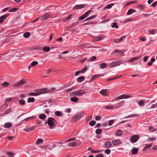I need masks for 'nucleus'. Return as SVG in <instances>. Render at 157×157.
<instances>
[{
    "label": "nucleus",
    "instance_id": "nucleus-1",
    "mask_svg": "<svg viewBox=\"0 0 157 157\" xmlns=\"http://www.w3.org/2000/svg\"><path fill=\"white\" fill-rule=\"evenodd\" d=\"M34 91L36 92L30 93L28 94L29 95L32 96H36L40 95L41 94H45L49 92L50 91L47 88L35 90Z\"/></svg>",
    "mask_w": 157,
    "mask_h": 157
},
{
    "label": "nucleus",
    "instance_id": "nucleus-2",
    "mask_svg": "<svg viewBox=\"0 0 157 157\" xmlns=\"http://www.w3.org/2000/svg\"><path fill=\"white\" fill-rule=\"evenodd\" d=\"M48 124L50 129H52L54 127H55V123H57V121L55 120V118L50 117L48 119Z\"/></svg>",
    "mask_w": 157,
    "mask_h": 157
},
{
    "label": "nucleus",
    "instance_id": "nucleus-3",
    "mask_svg": "<svg viewBox=\"0 0 157 157\" xmlns=\"http://www.w3.org/2000/svg\"><path fill=\"white\" fill-rule=\"evenodd\" d=\"M86 93L85 90H80L72 92L71 94L72 95L75 96H81L85 94Z\"/></svg>",
    "mask_w": 157,
    "mask_h": 157
},
{
    "label": "nucleus",
    "instance_id": "nucleus-4",
    "mask_svg": "<svg viewBox=\"0 0 157 157\" xmlns=\"http://www.w3.org/2000/svg\"><path fill=\"white\" fill-rule=\"evenodd\" d=\"M82 113H79L76 114L73 117L72 119V121L73 122H75L81 119L83 116Z\"/></svg>",
    "mask_w": 157,
    "mask_h": 157
},
{
    "label": "nucleus",
    "instance_id": "nucleus-5",
    "mask_svg": "<svg viewBox=\"0 0 157 157\" xmlns=\"http://www.w3.org/2000/svg\"><path fill=\"white\" fill-rule=\"evenodd\" d=\"M123 62L119 60L111 63L109 65V68H112L119 66L120 64H122Z\"/></svg>",
    "mask_w": 157,
    "mask_h": 157
},
{
    "label": "nucleus",
    "instance_id": "nucleus-6",
    "mask_svg": "<svg viewBox=\"0 0 157 157\" xmlns=\"http://www.w3.org/2000/svg\"><path fill=\"white\" fill-rule=\"evenodd\" d=\"M25 83L26 82L25 80L24 79H22L18 81L17 83L14 84L13 86L15 87H17L22 84H25Z\"/></svg>",
    "mask_w": 157,
    "mask_h": 157
},
{
    "label": "nucleus",
    "instance_id": "nucleus-7",
    "mask_svg": "<svg viewBox=\"0 0 157 157\" xmlns=\"http://www.w3.org/2000/svg\"><path fill=\"white\" fill-rule=\"evenodd\" d=\"M132 97L131 95H126L125 94L121 95L115 99V100L117 99H121L124 98H131Z\"/></svg>",
    "mask_w": 157,
    "mask_h": 157
},
{
    "label": "nucleus",
    "instance_id": "nucleus-8",
    "mask_svg": "<svg viewBox=\"0 0 157 157\" xmlns=\"http://www.w3.org/2000/svg\"><path fill=\"white\" fill-rule=\"evenodd\" d=\"M139 139V136L136 135H133L130 139V141L132 142H136Z\"/></svg>",
    "mask_w": 157,
    "mask_h": 157
},
{
    "label": "nucleus",
    "instance_id": "nucleus-9",
    "mask_svg": "<svg viewBox=\"0 0 157 157\" xmlns=\"http://www.w3.org/2000/svg\"><path fill=\"white\" fill-rule=\"evenodd\" d=\"M85 4L77 5L75 6L72 9H73L77 10L83 8L85 6Z\"/></svg>",
    "mask_w": 157,
    "mask_h": 157
},
{
    "label": "nucleus",
    "instance_id": "nucleus-10",
    "mask_svg": "<svg viewBox=\"0 0 157 157\" xmlns=\"http://www.w3.org/2000/svg\"><path fill=\"white\" fill-rule=\"evenodd\" d=\"M103 76V74H97L95 75H93L91 78H90V79L89 81V82H92L94 79H95L98 78L100 76Z\"/></svg>",
    "mask_w": 157,
    "mask_h": 157
},
{
    "label": "nucleus",
    "instance_id": "nucleus-11",
    "mask_svg": "<svg viewBox=\"0 0 157 157\" xmlns=\"http://www.w3.org/2000/svg\"><path fill=\"white\" fill-rule=\"evenodd\" d=\"M38 62L37 61H34L32 62L31 64L28 67V69L29 70L38 64Z\"/></svg>",
    "mask_w": 157,
    "mask_h": 157
},
{
    "label": "nucleus",
    "instance_id": "nucleus-12",
    "mask_svg": "<svg viewBox=\"0 0 157 157\" xmlns=\"http://www.w3.org/2000/svg\"><path fill=\"white\" fill-rule=\"evenodd\" d=\"M140 58L141 57L140 56H138L137 57L132 58L130 59L129 61H128V62H132L134 61L139 59H140Z\"/></svg>",
    "mask_w": 157,
    "mask_h": 157
},
{
    "label": "nucleus",
    "instance_id": "nucleus-13",
    "mask_svg": "<svg viewBox=\"0 0 157 157\" xmlns=\"http://www.w3.org/2000/svg\"><path fill=\"white\" fill-rule=\"evenodd\" d=\"M8 16L7 14H6L3 15L1 16L0 17V23H2L3 22V20L4 19H6V18Z\"/></svg>",
    "mask_w": 157,
    "mask_h": 157
},
{
    "label": "nucleus",
    "instance_id": "nucleus-14",
    "mask_svg": "<svg viewBox=\"0 0 157 157\" xmlns=\"http://www.w3.org/2000/svg\"><path fill=\"white\" fill-rule=\"evenodd\" d=\"M139 149L137 148H135L132 149L131 151L132 152L131 154L132 155H135L137 154L138 151Z\"/></svg>",
    "mask_w": 157,
    "mask_h": 157
},
{
    "label": "nucleus",
    "instance_id": "nucleus-15",
    "mask_svg": "<svg viewBox=\"0 0 157 157\" xmlns=\"http://www.w3.org/2000/svg\"><path fill=\"white\" fill-rule=\"evenodd\" d=\"M112 143L114 145L120 144L121 143L120 141L118 140H113L112 141Z\"/></svg>",
    "mask_w": 157,
    "mask_h": 157
},
{
    "label": "nucleus",
    "instance_id": "nucleus-16",
    "mask_svg": "<svg viewBox=\"0 0 157 157\" xmlns=\"http://www.w3.org/2000/svg\"><path fill=\"white\" fill-rule=\"evenodd\" d=\"M16 57H18V59H20L23 56H21V54L20 52H15Z\"/></svg>",
    "mask_w": 157,
    "mask_h": 157
},
{
    "label": "nucleus",
    "instance_id": "nucleus-17",
    "mask_svg": "<svg viewBox=\"0 0 157 157\" xmlns=\"http://www.w3.org/2000/svg\"><path fill=\"white\" fill-rule=\"evenodd\" d=\"M78 100V98L75 96L71 97L70 98V100L75 102H77Z\"/></svg>",
    "mask_w": 157,
    "mask_h": 157
},
{
    "label": "nucleus",
    "instance_id": "nucleus-18",
    "mask_svg": "<svg viewBox=\"0 0 157 157\" xmlns=\"http://www.w3.org/2000/svg\"><path fill=\"white\" fill-rule=\"evenodd\" d=\"M12 126V124L10 122H8L5 123L4 125V127L5 128H10Z\"/></svg>",
    "mask_w": 157,
    "mask_h": 157
},
{
    "label": "nucleus",
    "instance_id": "nucleus-19",
    "mask_svg": "<svg viewBox=\"0 0 157 157\" xmlns=\"http://www.w3.org/2000/svg\"><path fill=\"white\" fill-rule=\"evenodd\" d=\"M136 12V10H134V9H129L127 13V14H128V15H130L132 13H133L134 12Z\"/></svg>",
    "mask_w": 157,
    "mask_h": 157
},
{
    "label": "nucleus",
    "instance_id": "nucleus-20",
    "mask_svg": "<svg viewBox=\"0 0 157 157\" xmlns=\"http://www.w3.org/2000/svg\"><path fill=\"white\" fill-rule=\"evenodd\" d=\"M34 128V127L33 126V127H30L28 128L24 129H23V130L24 131H25L26 132H30V131H31L33 130Z\"/></svg>",
    "mask_w": 157,
    "mask_h": 157
},
{
    "label": "nucleus",
    "instance_id": "nucleus-21",
    "mask_svg": "<svg viewBox=\"0 0 157 157\" xmlns=\"http://www.w3.org/2000/svg\"><path fill=\"white\" fill-rule=\"evenodd\" d=\"M112 145V144L110 142H107L105 144V147L106 148H109Z\"/></svg>",
    "mask_w": 157,
    "mask_h": 157
},
{
    "label": "nucleus",
    "instance_id": "nucleus-22",
    "mask_svg": "<svg viewBox=\"0 0 157 157\" xmlns=\"http://www.w3.org/2000/svg\"><path fill=\"white\" fill-rule=\"evenodd\" d=\"M76 143L75 142H72L68 144L67 146L68 147H74L76 146Z\"/></svg>",
    "mask_w": 157,
    "mask_h": 157
},
{
    "label": "nucleus",
    "instance_id": "nucleus-23",
    "mask_svg": "<svg viewBox=\"0 0 157 157\" xmlns=\"http://www.w3.org/2000/svg\"><path fill=\"white\" fill-rule=\"evenodd\" d=\"M145 101L143 100H140L138 102V105L139 106H143L145 104Z\"/></svg>",
    "mask_w": 157,
    "mask_h": 157
},
{
    "label": "nucleus",
    "instance_id": "nucleus-24",
    "mask_svg": "<svg viewBox=\"0 0 157 157\" xmlns=\"http://www.w3.org/2000/svg\"><path fill=\"white\" fill-rule=\"evenodd\" d=\"M84 79V76H81L78 77L77 79V80L78 82H81Z\"/></svg>",
    "mask_w": 157,
    "mask_h": 157
},
{
    "label": "nucleus",
    "instance_id": "nucleus-25",
    "mask_svg": "<svg viewBox=\"0 0 157 157\" xmlns=\"http://www.w3.org/2000/svg\"><path fill=\"white\" fill-rule=\"evenodd\" d=\"M55 114L58 117H61L63 115L62 113L58 111H56L55 112Z\"/></svg>",
    "mask_w": 157,
    "mask_h": 157
},
{
    "label": "nucleus",
    "instance_id": "nucleus-26",
    "mask_svg": "<svg viewBox=\"0 0 157 157\" xmlns=\"http://www.w3.org/2000/svg\"><path fill=\"white\" fill-rule=\"evenodd\" d=\"M42 49L44 51L48 52L50 51V48L49 47H45L43 48Z\"/></svg>",
    "mask_w": 157,
    "mask_h": 157
},
{
    "label": "nucleus",
    "instance_id": "nucleus-27",
    "mask_svg": "<svg viewBox=\"0 0 157 157\" xmlns=\"http://www.w3.org/2000/svg\"><path fill=\"white\" fill-rule=\"evenodd\" d=\"M49 17V14L48 13H46L41 17L45 20L47 19Z\"/></svg>",
    "mask_w": 157,
    "mask_h": 157
},
{
    "label": "nucleus",
    "instance_id": "nucleus-28",
    "mask_svg": "<svg viewBox=\"0 0 157 157\" xmlns=\"http://www.w3.org/2000/svg\"><path fill=\"white\" fill-rule=\"evenodd\" d=\"M152 146V144H149L147 145L146 146L144 147V149L142 150L143 151H145L147 149L150 148Z\"/></svg>",
    "mask_w": 157,
    "mask_h": 157
},
{
    "label": "nucleus",
    "instance_id": "nucleus-29",
    "mask_svg": "<svg viewBox=\"0 0 157 157\" xmlns=\"http://www.w3.org/2000/svg\"><path fill=\"white\" fill-rule=\"evenodd\" d=\"M114 5V4L113 3H111L109 4L108 5L106 6L105 7H104L103 9V10H105V9H110L111 8V7Z\"/></svg>",
    "mask_w": 157,
    "mask_h": 157
},
{
    "label": "nucleus",
    "instance_id": "nucleus-30",
    "mask_svg": "<svg viewBox=\"0 0 157 157\" xmlns=\"http://www.w3.org/2000/svg\"><path fill=\"white\" fill-rule=\"evenodd\" d=\"M72 14L69 15L67 18L63 20V22H66L67 21L71 19V17Z\"/></svg>",
    "mask_w": 157,
    "mask_h": 157
},
{
    "label": "nucleus",
    "instance_id": "nucleus-31",
    "mask_svg": "<svg viewBox=\"0 0 157 157\" xmlns=\"http://www.w3.org/2000/svg\"><path fill=\"white\" fill-rule=\"evenodd\" d=\"M107 90H108L107 89H105V90H102L100 93L102 95H104L105 96H107V94L106 93H105V91Z\"/></svg>",
    "mask_w": 157,
    "mask_h": 157
},
{
    "label": "nucleus",
    "instance_id": "nucleus-32",
    "mask_svg": "<svg viewBox=\"0 0 157 157\" xmlns=\"http://www.w3.org/2000/svg\"><path fill=\"white\" fill-rule=\"evenodd\" d=\"M43 142V140L42 139H38L36 142V144L38 145L40 144V143H42Z\"/></svg>",
    "mask_w": 157,
    "mask_h": 157
},
{
    "label": "nucleus",
    "instance_id": "nucleus-33",
    "mask_svg": "<svg viewBox=\"0 0 157 157\" xmlns=\"http://www.w3.org/2000/svg\"><path fill=\"white\" fill-rule=\"evenodd\" d=\"M30 35V33L29 32H26L23 34V36L25 38H28Z\"/></svg>",
    "mask_w": 157,
    "mask_h": 157
},
{
    "label": "nucleus",
    "instance_id": "nucleus-34",
    "mask_svg": "<svg viewBox=\"0 0 157 157\" xmlns=\"http://www.w3.org/2000/svg\"><path fill=\"white\" fill-rule=\"evenodd\" d=\"M100 68L101 69L105 68L106 66V64L105 63H101L99 64Z\"/></svg>",
    "mask_w": 157,
    "mask_h": 157
},
{
    "label": "nucleus",
    "instance_id": "nucleus-35",
    "mask_svg": "<svg viewBox=\"0 0 157 157\" xmlns=\"http://www.w3.org/2000/svg\"><path fill=\"white\" fill-rule=\"evenodd\" d=\"M19 104L21 105H24L25 104V101L22 99L19 100Z\"/></svg>",
    "mask_w": 157,
    "mask_h": 157
},
{
    "label": "nucleus",
    "instance_id": "nucleus-36",
    "mask_svg": "<svg viewBox=\"0 0 157 157\" xmlns=\"http://www.w3.org/2000/svg\"><path fill=\"white\" fill-rule=\"evenodd\" d=\"M35 101V99L33 98H29L28 99V103L33 102Z\"/></svg>",
    "mask_w": 157,
    "mask_h": 157
},
{
    "label": "nucleus",
    "instance_id": "nucleus-37",
    "mask_svg": "<svg viewBox=\"0 0 157 157\" xmlns=\"http://www.w3.org/2000/svg\"><path fill=\"white\" fill-rule=\"evenodd\" d=\"M46 117V115L44 114H41L39 115V118L41 119H44Z\"/></svg>",
    "mask_w": 157,
    "mask_h": 157
},
{
    "label": "nucleus",
    "instance_id": "nucleus-38",
    "mask_svg": "<svg viewBox=\"0 0 157 157\" xmlns=\"http://www.w3.org/2000/svg\"><path fill=\"white\" fill-rule=\"evenodd\" d=\"M139 116V115L136 114H131L127 116L126 118H131L132 117H136Z\"/></svg>",
    "mask_w": 157,
    "mask_h": 157
},
{
    "label": "nucleus",
    "instance_id": "nucleus-39",
    "mask_svg": "<svg viewBox=\"0 0 157 157\" xmlns=\"http://www.w3.org/2000/svg\"><path fill=\"white\" fill-rule=\"evenodd\" d=\"M122 134V131L120 130H118L116 132V135L117 136H120Z\"/></svg>",
    "mask_w": 157,
    "mask_h": 157
},
{
    "label": "nucleus",
    "instance_id": "nucleus-40",
    "mask_svg": "<svg viewBox=\"0 0 157 157\" xmlns=\"http://www.w3.org/2000/svg\"><path fill=\"white\" fill-rule=\"evenodd\" d=\"M12 109L11 108H9V109H6V111H5V113H3V114H7L10 113L12 111Z\"/></svg>",
    "mask_w": 157,
    "mask_h": 157
},
{
    "label": "nucleus",
    "instance_id": "nucleus-41",
    "mask_svg": "<svg viewBox=\"0 0 157 157\" xmlns=\"http://www.w3.org/2000/svg\"><path fill=\"white\" fill-rule=\"evenodd\" d=\"M10 84L9 83L5 82L3 83L2 84L1 86L4 87H6L9 85Z\"/></svg>",
    "mask_w": 157,
    "mask_h": 157
},
{
    "label": "nucleus",
    "instance_id": "nucleus-42",
    "mask_svg": "<svg viewBox=\"0 0 157 157\" xmlns=\"http://www.w3.org/2000/svg\"><path fill=\"white\" fill-rule=\"evenodd\" d=\"M94 23L93 22H91L90 21H89L87 22L84 23V24H83L82 25L84 26V25H92V24H94Z\"/></svg>",
    "mask_w": 157,
    "mask_h": 157
},
{
    "label": "nucleus",
    "instance_id": "nucleus-43",
    "mask_svg": "<svg viewBox=\"0 0 157 157\" xmlns=\"http://www.w3.org/2000/svg\"><path fill=\"white\" fill-rule=\"evenodd\" d=\"M101 129H98L96 130L95 133L97 134H100L101 133Z\"/></svg>",
    "mask_w": 157,
    "mask_h": 157
},
{
    "label": "nucleus",
    "instance_id": "nucleus-44",
    "mask_svg": "<svg viewBox=\"0 0 157 157\" xmlns=\"http://www.w3.org/2000/svg\"><path fill=\"white\" fill-rule=\"evenodd\" d=\"M96 122L95 121H91L90 122V125L91 126H93L94 124H95Z\"/></svg>",
    "mask_w": 157,
    "mask_h": 157
},
{
    "label": "nucleus",
    "instance_id": "nucleus-45",
    "mask_svg": "<svg viewBox=\"0 0 157 157\" xmlns=\"http://www.w3.org/2000/svg\"><path fill=\"white\" fill-rule=\"evenodd\" d=\"M7 154L10 157H13L14 156V154L13 153L10 152H8L7 153Z\"/></svg>",
    "mask_w": 157,
    "mask_h": 157
},
{
    "label": "nucleus",
    "instance_id": "nucleus-46",
    "mask_svg": "<svg viewBox=\"0 0 157 157\" xmlns=\"http://www.w3.org/2000/svg\"><path fill=\"white\" fill-rule=\"evenodd\" d=\"M112 27L113 28L115 27L116 29L118 28V26L117 25V23L115 22H114L113 23Z\"/></svg>",
    "mask_w": 157,
    "mask_h": 157
},
{
    "label": "nucleus",
    "instance_id": "nucleus-47",
    "mask_svg": "<svg viewBox=\"0 0 157 157\" xmlns=\"http://www.w3.org/2000/svg\"><path fill=\"white\" fill-rule=\"evenodd\" d=\"M88 70L87 67H85L80 71L81 73H83Z\"/></svg>",
    "mask_w": 157,
    "mask_h": 157
},
{
    "label": "nucleus",
    "instance_id": "nucleus-48",
    "mask_svg": "<svg viewBox=\"0 0 157 157\" xmlns=\"http://www.w3.org/2000/svg\"><path fill=\"white\" fill-rule=\"evenodd\" d=\"M46 149H47L49 150H52V147L49 144H48L46 145Z\"/></svg>",
    "mask_w": 157,
    "mask_h": 157
},
{
    "label": "nucleus",
    "instance_id": "nucleus-49",
    "mask_svg": "<svg viewBox=\"0 0 157 157\" xmlns=\"http://www.w3.org/2000/svg\"><path fill=\"white\" fill-rule=\"evenodd\" d=\"M86 17L85 16V15L84 14L83 15L80 16L79 17V19L80 20H82L83 19L85 18Z\"/></svg>",
    "mask_w": 157,
    "mask_h": 157
},
{
    "label": "nucleus",
    "instance_id": "nucleus-50",
    "mask_svg": "<svg viewBox=\"0 0 157 157\" xmlns=\"http://www.w3.org/2000/svg\"><path fill=\"white\" fill-rule=\"evenodd\" d=\"M100 40V37L99 36H96L94 38V41H98Z\"/></svg>",
    "mask_w": 157,
    "mask_h": 157
},
{
    "label": "nucleus",
    "instance_id": "nucleus-51",
    "mask_svg": "<svg viewBox=\"0 0 157 157\" xmlns=\"http://www.w3.org/2000/svg\"><path fill=\"white\" fill-rule=\"evenodd\" d=\"M105 108L107 109H113L114 107L113 106L110 105L106 106Z\"/></svg>",
    "mask_w": 157,
    "mask_h": 157
},
{
    "label": "nucleus",
    "instance_id": "nucleus-52",
    "mask_svg": "<svg viewBox=\"0 0 157 157\" xmlns=\"http://www.w3.org/2000/svg\"><path fill=\"white\" fill-rule=\"evenodd\" d=\"M17 10V8H13V9H11L9 11V12H15Z\"/></svg>",
    "mask_w": 157,
    "mask_h": 157
},
{
    "label": "nucleus",
    "instance_id": "nucleus-53",
    "mask_svg": "<svg viewBox=\"0 0 157 157\" xmlns=\"http://www.w3.org/2000/svg\"><path fill=\"white\" fill-rule=\"evenodd\" d=\"M137 7L138 8L140 9L141 10H143L144 9V7L143 6L141 5H139L137 6Z\"/></svg>",
    "mask_w": 157,
    "mask_h": 157
},
{
    "label": "nucleus",
    "instance_id": "nucleus-54",
    "mask_svg": "<svg viewBox=\"0 0 157 157\" xmlns=\"http://www.w3.org/2000/svg\"><path fill=\"white\" fill-rule=\"evenodd\" d=\"M113 42L116 44L119 43V39H114L113 40Z\"/></svg>",
    "mask_w": 157,
    "mask_h": 157
},
{
    "label": "nucleus",
    "instance_id": "nucleus-55",
    "mask_svg": "<svg viewBox=\"0 0 157 157\" xmlns=\"http://www.w3.org/2000/svg\"><path fill=\"white\" fill-rule=\"evenodd\" d=\"M101 119V117L99 116H97L95 117V119L97 121L100 120Z\"/></svg>",
    "mask_w": 157,
    "mask_h": 157
},
{
    "label": "nucleus",
    "instance_id": "nucleus-56",
    "mask_svg": "<svg viewBox=\"0 0 157 157\" xmlns=\"http://www.w3.org/2000/svg\"><path fill=\"white\" fill-rule=\"evenodd\" d=\"M105 152L107 154H109L110 152V150L109 149H106L105 150Z\"/></svg>",
    "mask_w": 157,
    "mask_h": 157
},
{
    "label": "nucleus",
    "instance_id": "nucleus-57",
    "mask_svg": "<svg viewBox=\"0 0 157 157\" xmlns=\"http://www.w3.org/2000/svg\"><path fill=\"white\" fill-rule=\"evenodd\" d=\"M114 122V120H111L109 121V124L110 126H111L113 123Z\"/></svg>",
    "mask_w": 157,
    "mask_h": 157
},
{
    "label": "nucleus",
    "instance_id": "nucleus-58",
    "mask_svg": "<svg viewBox=\"0 0 157 157\" xmlns=\"http://www.w3.org/2000/svg\"><path fill=\"white\" fill-rule=\"evenodd\" d=\"M75 140V138H71V139H68L67 140V141H65V142H70V141H74V140Z\"/></svg>",
    "mask_w": 157,
    "mask_h": 157
},
{
    "label": "nucleus",
    "instance_id": "nucleus-59",
    "mask_svg": "<svg viewBox=\"0 0 157 157\" xmlns=\"http://www.w3.org/2000/svg\"><path fill=\"white\" fill-rule=\"evenodd\" d=\"M34 116H32V117H27V118H25L24 120L26 121H28L29 119H33V117H34Z\"/></svg>",
    "mask_w": 157,
    "mask_h": 157
},
{
    "label": "nucleus",
    "instance_id": "nucleus-60",
    "mask_svg": "<svg viewBox=\"0 0 157 157\" xmlns=\"http://www.w3.org/2000/svg\"><path fill=\"white\" fill-rule=\"evenodd\" d=\"M122 77V75H118V76H115L114 77H113V79H117L118 78H121Z\"/></svg>",
    "mask_w": 157,
    "mask_h": 157
},
{
    "label": "nucleus",
    "instance_id": "nucleus-61",
    "mask_svg": "<svg viewBox=\"0 0 157 157\" xmlns=\"http://www.w3.org/2000/svg\"><path fill=\"white\" fill-rule=\"evenodd\" d=\"M12 100V98H7L5 100V102H8Z\"/></svg>",
    "mask_w": 157,
    "mask_h": 157
},
{
    "label": "nucleus",
    "instance_id": "nucleus-62",
    "mask_svg": "<svg viewBox=\"0 0 157 157\" xmlns=\"http://www.w3.org/2000/svg\"><path fill=\"white\" fill-rule=\"evenodd\" d=\"M148 56H145L143 59V61L144 62H146L147 61L148 58Z\"/></svg>",
    "mask_w": 157,
    "mask_h": 157
},
{
    "label": "nucleus",
    "instance_id": "nucleus-63",
    "mask_svg": "<svg viewBox=\"0 0 157 157\" xmlns=\"http://www.w3.org/2000/svg\"><path fill=\"white\" fill-rule=\"evenodd\" d=\"M148 32L152 34H153L155 32V31L154 29L150 30Z\"/></svg>",
    "mask_w": 157,
    "mask_h": 157
},
{
    "label": "nucleus",
    "instance_id": "nucleus-64",
    "mask_svg": "<svg viewBox=\"0 0 157 157\" xmlns=\"http://www.w3.org/2000/svg\"><path fill=\"white\" fill-rule=\"evenodd\" d=\"M95 157H103V155L101 153L98 154Z\"/></svg>",
    "mask_w": 157,
    "mask_h": 157
}]
</instances>
